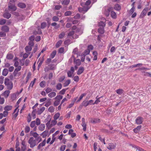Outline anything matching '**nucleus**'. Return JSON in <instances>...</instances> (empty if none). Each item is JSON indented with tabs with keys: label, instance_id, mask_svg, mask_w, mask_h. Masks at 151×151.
Segmentation results:
<instances>
[{
	"label": "nucleus",
	"instance_id": "4be33fe9",
	"mask_svg": "<svg viewBox=\"0 0 151 151\" xmlns=\"http://www.w3.org/2000/svg\"><path fill=\"white\" fill-rule=\"evenodd\" d=\"M91 122L93 123H96L100 122V120L97 118H94L91 120Z\"/></svg>",
	"mask_w": 151,
	"mask_h": 151
},
{
	"label": "nucleus",
	"instance_id": "6e6d98bb",
	"mask_svg": "<svg viewBox=\"0 0 151 151\" xmlns=\"http://www.w3.org/2000/svg\"><path fill=\"white\" fill-rule=\"evenodd\" d=\"M99 26L101 27H103L105 25V23L102 21H101L99 22Z\"/></svg>",
	"mask_w": 151,
	"mask_h": 151
},
{
	"label": "nucleus",
	"instance_id": "f8f14e48",
	"mask_svg": "<svg viewBox=\"0 0 151 151\" xmlns=\"http://www.w3.org/2000/svg\"><path fill=\"white\" fill-rule=\"evenodd\" d=\"M73 132V129H70L69 130L68 133V134L72 138L75 137L76 135V133Z\"/></svg>",
	"mask_w": 151,
	"mask_h": 151
},
{
	"label": "nucleus",
	"instance_id": "864d4df0",
	"mask_svg": "<svg viewBox=\"0 0 151 151\" xmlns=\"http://www.w3.org/2000/svg\"><path fill=\"white\" fill-rule=\"evenodd\" d=\"M47 24L46 22H43L41 23V28L43 29L46 26Z\"/></svg>",
	"mask_w": 151,
	"mask_h": 151
},
{
	"label": "nucleus",
	"instance_id": "473e14b6",
	"mask_svg": "<svg viewBox=\"0 0 151 151\" xmlns=\"http://www.w3.org/2000/svg\"><path fill=\"white\" fill-rule=\"evenodd\" d=\"M98 32L101 34H102L104 32V30L103 27H100L99 28L98 30Z\"/></svg>",
	"mask_w": 151,
	"mask_h": 151
},
{
	"label": "nucleus",
	"instance_id": "dca6fc26",
	"mask_svg": "<svg viewBox=\"0 0 151 151\" xmlns=\"http://www.w3.org/2000/svg\"><path fill=\"white\" fill-rule=\"evenodd\" d=\"M10 93V92L9 90H6L4 92L2 95L6 98H7L9 96Z\"/></svg>",
	"mask_w": 151,
	"mask_h": 151
},
{
	"label": "nucleus",
	"instance_id": "e2e57ef3",
	"mask_svg": "<svg viewBox=\"0 0 151 151\" xmlns=\"http://www.w3.org/2000/svg\"><path fill=\"white\" fill-rule=\"evenodd\" d=\"M64 48L63 47H61L58 50V52L60 53H62L64 52Z\"/></svg>",
	"mask_w": 151,
	"mask_h": 151
},
{
	"label": "nucleus",
	"instance_id": "5701e85b",
	"mask_svg": "<svg viewBox=\"0 0 151 151\" xmlns=\"http://www.w3.org/2000/svg\"><path fill=\"white\" fill-rule=\"evenodd\" d=\"M48 133V130H45L41 134V135L42 136V137L43 138H45L47 135Z\"/></svg>",
	"mask_w": 151,
	"mask_h": 151
},
{
	"label": "nucleus",
	"instance_id": "4d7b16f0",
	"mask_svg": "<svg viewBox=\"0 0 151 151\" xmlns=\"http://www.w3.org/2000/svg\"><path fill=\"white\" fill-rule=\"evenodd\" d=\"M116 48L114 46H112L111 47L110 49V52L111 53H113L116 51Z\"/></svg>",
	"mask_w": 151,
	"mask_h": 151
},
{
	"label": "nucleus",
	"instance_id": "69168bd1",
	"mask_svg": "<svg viewBox=\"0 0 151 151\" xmlns=\"http://www.w3.org/2000/svg\"><path fill=\"white\" fill-rule=\"evenodd\" d=\"M31 120V117L30 114H29L27 117V121L28 122H29Z\"/></svg>",
	"mask_w": 151,
	"mask_h": 151
},
{
	"label": "nucleus",
	"instance_id": "338daca9",
	"mask_svg": "<svg viewBox=\"0 0 151 151\" xmlns=\"http://www.w3.org/2000/svg\"><path fill=\"white\" fill-rule=\"evenodd\" d=\"M52 20L54 21L57 22L59 20V18L56 16H54L52 18Z\"/></svg>",
	"mask_w": 151,
	"mask_h": 151
},
{
	"label": "nucleus",
	"instance_id": "1a4fd4ad",
	"mask_svg": "<svg viewBox=\"0 0 151 151\" xmlns=\"http://www.w3.org/2000/svg\"><path fill=\"white\" fill-rule=\"evenodd\" d=\"M88 7H86L83 6V7H79L78 8V10L80 12L85 13L89 9Z\"/></svg>",
	"mask_w": 151,
	"mask_h": 151
},
{
	"label": "nucleus",
	"instance_id": "c85d7f7f",
	"mask_svg": "<svg viewBox=\"0 0 151 151\" xmlns=\"http://www.w3.org/2000/svg\"><path fill=\"white\" fill-rule=\"evenodd\" d=\"M74 62L77 66H79L81 64V61L79 59H77L76 60L75 59Z\"/></svg>",
	"mask_w": 151,
	"mask_h": 151
},
{
	"label": "nucleus",
	"instance_id": "c756f323",
	"mask_svg": "<svg viewBox=\"0 0 151 151\" xmlns=\"http://www.w3.org/2000/svg\"><path fill=\"white\" fill-rule=\"evenodd\" d=\"M18 6L19 8H24L26 7L25 4H24L22 3H19L18 4Z\"/></svg>",
	"mask_w": 151,
	"mask_h": 151
},
{
	"label": "nucleus",
	"instance_id": "9d476101",
	"mask_svg": "<svg viewBox=\"0 0 151 151\" xmlns=\"http://www.w3.org/2000/svg\"><path fill=\"white\" fill-rule=\"evenodd\" d=\"M116 147V145L113 143H109V145L107 146V149L109 150L114 149Z\"/></svg>",
	"mask_w": 151,
	"mask_h": 151
},
{
	"label": "nucleus",
	"instance_id": "37998d69",
	"mask_svg": "<svg viewBox=\"0 0 151 151\" xmlns=\"http://www.w3.org/2000/svg\"><path fill=\"white\" fill-rule=\"evenodd\" d=\"M62 43V41L61 40H60L58 41L56 45V47L57 48L59 47L61 45Z\"/></svg>",
	"mask_w": 151,
	"mask_h": 151
},
{
	"label": "nucleus",
	"instance_id": "6e6552de",
	"mask_svg": "<svg viewBox=\"0 0 151 151\" xmlns=\"http://www.w3.org/2000/svg\"><path fill=\"white\" fill-rule=\"evenodd\" d=\"M144 120V119L141 116L137 117L135 119V124L137 125L140 124H142Z\"/></svg>",
	"mask_w": 151,
	"mask_h": 151
},
{
	"label": "nucleus",
	"instance_id": "ddd939ff",
	"mask_svg": "<svg viewBox=\"0 0 151 151\" xmlns=\"http://www.w3.org/2000/svg\"><path fill=\"white\" fill-rule=\"evenodd\" d=\"M46 144L45 139L42 142L40 143L38 145L37 148V149L39 150L40 149L41 147L45 146Z\"/></svg>",
	"mask_w": 151,
	"mask_h": 151
},
{
	"label": "nucleus",
	"instance_id": "c03bdc74",
	"mask_svg": "<svg viewBox=\"0 0 151 151\" xmlns=\"http://www.w3.org/2000/svg\"><path fill=\"white\" fill-rule=\"evenodd\" d=\"M45 81H42L40 83V86L42 88H44L45 87Z\"/></svg>",
	"mask_w": 151,
	"mask_h": 151
},
{
	"label": "nucleus",
	"instance_id": "2eb2a0df",
	"mask_svg": "<svg viewBox=\"0 0 151 151\" xmlns=\"http://www.w3.org/2000/svg\"><path fill=\"white\" fill-rule=\"evenodd\" d=\"M141 125H139L136 128H134L133 129V131L135 133H137L140 131L141 128Z\"/></svg>",
	"mask_w": 151,
	"mask_h": 151
},
{
	"label": "nucleus",
	"instance_id": "09e8293b",
	"mask_svg": "<svg viewBox=\"0 0 151 151\" xmlns=\"http://www.w3.org/2000/svg\"><path fill=\"white\" fill-rule=\"evenodd\" d=\"M36 122L35 121H32L30 123V126L31 128H34L35 127Z\"/></svg>",
	"mask_w": 151,
	"mask_h": 151
},
{
	"label": "nucleus",
	"instance_id": "393cba45",
	"mask_svg": "<svg viewBox=\"0 0 151 151\" xmlns=\"http://www.w3.org/2000/svg\"><path fill=\"white\" fill-rule=\"evenodd\" d=\"M114 9L117 11H119L121 9V6L118 4H116L114 7Z\"/></svg>",
	"mask_w": 151,
	"mask_h": 151
},
{
	"label": "nucleus",
	"instance_id": "20e7f679",
	"mask_svg": "<svg viewBox=\"0 0 151 151\" xmlns=\"http://www.w3.org/2000/svg\"><path fill=\"white\" fill-rule=\"evenodd\" d=\"M63 98V96L60 95H57L54 99L55 100L54 102V105L55 106H58L60 103V100Z\"/></svg>",
	"mask_w": 151,
	"mask_h": 151
},
{
	"label": "nucleus",
	"instance_id": "7ed1b4c3",
	"mask_svg": "<svg viewBox=\"0 0 151 151\" xmlns=\"http://www.w3.org/2000/svg\"><path fill=\"white\" fill-rule=\"evenodd\" d=\"M15 2L14 0H10L9 3V9L14 11L16 10L17 7L15 6Z\"/></svg>",
	"mask_w": 151,
	"mask_h": 151
},
{
	"label": "nucleus",
	"instance_id": "774afa93",
	"mask_svg": "<svg viewBox=\"0 0 151 151\" xmlns=\"http://www.w3.org/2000/svg\"><path fill=\"white\" fill-rule=\"evenodd\" d=\"M66 146L65 145H63L61 146L60 150L61 151H64L65 148Z\"/></svg>",
	"mask_w": 151,
	"mask_h": 151
},
{
	"label": "nucleus",
	"instance_id": "4468645a",
	"mask_svg": "<svg viewBox=\"0 0 151 151\" xmlns=\"http://www.w3.org/2000/svg\"><path fill=\"white\" fill-rule=\"evenodd\" d=\"M84 70V68L83 67H80L77 72V74L78 75L81 74L83 72Z\"/></svg>",
	"mask_w": 151,
	"mask_h": 151
},
{
	"label": "nucleus",
	"instance_id": "a18cd8bd",
	"mask_svg": "<svg viewBox=\"0 0 151 151\" xmlns=\"http://www.w3.org/2000/svg\"><path fill=\"white\" fill-rule=\"evenodd\" d=\"M36 109L34 110L32 113V116L33 118V119H34L36 118Z\"/></svg>",
	"mask_w": 151,
	"mask_h": 151
},
{
	"label": "nucleus",
	"instance_id": "412c9836",
	"mask_svg": "<svg viewBox=\"0 0 151 151\" xmlns=\"http://www.w3.org/2000/svg\"><path fill=\"white\" fill-rule=\"evenodd\" d=\"M12 108V106H6L4 107V109L8 111L11 110Z\"/></svg>",
	"mask_w": 151,
	"mask_h": 151
},
{
	"label": "nucleus",
	"instance_id": "aec40b11",
	"mask_svg": "<svg viewBox=\"0 0 151 151\" xmlns=\"http://www.w3.org/2000/svg\"><path fill=\"white\" fill-rule=\"evenodd\" d=\"M11 14L9 13L6 12L4 13L3 14V17L4 18L9 19L11 17Z\"/></svg>",
	"mask_w": 151,
	"mask_h": 151
},
{
	"label": "nucleus",
	"instance_id": "ea45409f",
	"mask_svg": "<svg viewBox=\"0 0 151 151\" xmlns=\"http://www.w3.org/2000/svg\"><path fill=\"white\" fill-rule=\"evenodd\" d=\"M56 54V50L53 51L50 55V57L52 58H53L55 56Z\"/></svg>",
	"mask_w": 151,
	"mask_h": 151
},
{
	"label": "nucleus",
	"instance_id": "f257e3e1",
	"mask_svg": "<svg viewBox=\"0 0 151 151\" xmlns=\"http://www.w3.org/2000/svg\"><path fill=\"white\" fill-rule=\"evenodd\" d=\"M42 140V138L40 137H38L35 139L33 137H31L29 138L28 142L30 145V147L32 148L41 142Z\"/></svg>",
	"mask_w": 151,
	"mask_h": 151
},
{
	"label": "nucleus",
	"instance_id": "49530a36",
	"mask_svg": "<svg viewBox=\"0 0 151 151\" xmlns=\"http://www.w3.org/2000/svg\"><path fill=\"white\" fill-rule=\"evenodd\" d=\"M13 58V55L10 53H8L6 56V58L7 59H12Z\"/></svg>",
	"mask_w": 151,
	"mask_h": 151
},
{
	"label": "nucleus",
	"instance_id": "8fccbe9b",
	"mask_svg": "<svg viewBox=\"0 0 151 151\" xmlns=\"http://www.w3.org/2000/svg\"><path fill=\"white\" fill-rule=\"evenodd\" d=\"M30 130V128L29 126H26L25 128V132L26 133H28L29 131Z\"/></svg>",
	"mask_w": 151,
	"mask_h": 151
},
{
	"label": "nucleus",
	"instance_id": "de8ad7c7",
	"mask_svg": "<svg viewBox=\"0 0 151 151\" xmlns=\"http://www.w3.org/2000/svg\"><path fill=\"white\" fill-rule=\"evenodd\" d=\"M62 87V85L61 83H59L56 86V89L57 90H60L61 89Z\"/></svg>",
	"mask_w": 151,
	"mask_h": 151
},
{
	"label": "nucleus",
	"instance_id": "a211bd4d",
	"mask_svg": "<svg viewBox=\"0 0 151 151\" xmlns=\"http://www.w3.org/2000/svg\"><path fill=\"white\" fill-rule=\"evenodd\" d=\"M111 11V8H109L107 9H106L105 12H104V14L106 16H108L110 14V12Z\"/></svg>",
	"mask_w": 151,
	"mask_h": 151
},
{
	"label": "nucleus",
	"instance_id": "423d86ee",
	"mask_svg": "<svg viewBox=\"0 0 151 151\" xmlns=\"http://www.w3.org/2000/svg\"><path fill=\"white\" fill-rule=\"evenodd\" d=\"M93 101L92 100H90L88 101H84L81 104V105L83 106L86 107L88 105H93Z\"/></svg>",
	"mask_w": 151,
	"mask_h": 151
},
{
	"label": "nucleus",
	"instance_id": "5fc2aeb1",
	"mask_svg": "<svg viewBox=\"0 0 151 151\" xmlns=\"http://www.w3.org/2000/svg\"><path fill=\"white\" fill-rule=\"evenodd\" d=\"M36 124L38 126L40 124V119L38 118H37L36 119V121H35Z\"/></svg>",
	"mask_w": 151,
	"mask_h": 151
},
{
	"label": "nucleus",
	"instance_id": "79ce46f5",
	"mask_svg": "<svg viewBox=\"0 0 151 151\" xmlns=\"http://www.w3.org/2000/svg\"><path fill=\"white\" fill-rule=\"evenodd\" d=\"M48 111L51 113L53 112L54 111V108L52 106H50L48 108Z\"/></svg>",
	"mask_w": 151,
	"mask_h": 151
},
{
	"label": "nucleus",
	"instance_id": "e433bc0d",
	"mask_svg": "<svg viewBox=\"0 0 151 151\" xmlns=\"http://www.w3.org/2000/svg\"><path fill=\"white\" fill-rule=\"evenodd\" d=\"M67 74L68 77H73L74 76L73 73L70 71H68Z\"/></svg>",
	"mask_w": 151,
	"mask_h": 151
},
{
	"label": "nucleus",
	"instance_id": "72a5a7b5",
	"mask_svg": "<svg viewBox=\"0 0 151 151\" xmlns=\"http://www.w3.org/2000/svg\"><path fill=\"white\" fill-rule=\"evenodd\" d=\"M86 93H83L81 94V95L80 96L79 99L76 101V102H79L82 99L83 97L86 96Z\"/></svg>",
	"mask_w": 151,
	"mask_h": 151
},
{
	"label": "nucleus",
	"instance_id": "13d9d810",
	"mask_svg": "<svg viewBox=\"0 0 151 151\" xmlns=\"http://www.w3.org/2000/svg\"><path fill=\"white\" fill-rule=\"evenodd\" d=\"M6 36V33L4 32H0V37H5Z\"/></svg>",
	"mask_w": 151,
	"mask_h": 151
},
{
	"label": "nucleus",
	"instance_id": "f3484780",
	"mask_svg": "<svg viewBox=\"0 0 151 151\" xmlns=\"http://www.w3.org/2000/svg\"><path fill=\"white\" fill-rule=\"evenodd\" d=\"M45 108L44 107L39 109L37 111V114L38 115L41 114L45 111Z\"/></svg>",
	"mask_w": 151,
	"mask_h": 151
},
{
	"label": "nucleus",
	"instance_id": "3c124183",
	"mask_svg": "<svg viewBox=\"0 0 151 151\" xmlns=\"http://www.w3.org/2000/svg\"><path fill=\"white\" fill-rule=\"evenodd\" d=\"M45 91L47 94L51 92L52 91V89L49 87H47L46 88Z\"/></svg>",
	"mask_w": 151,
	"mask_h": 151
},
{
	"label": "nucleus",
	"instance_id": "4c0bfd02",
	"mask_svg": "<svg viewBox=\"0 0 151 151\" xmlns=\"http://www.w3.org/2000/svg\"><path fill=\"white\" fill-rule=\"evenodd\" d=\"M60 115V113L59 112H58L55 114L53 117L54 119L56 120L59 117Z\"/></svg>",
	"mask_w": 151,
	"mask_h": 151
},
{
	"label": "nucleus",
	"instance_id": "7c9ffc66",
	"mask_svg": "<svg viewBox=\"0 0 151 151\" xmlns=\"http://www.w3.org/2000/svg\"><path fill=\"white\" fill-rule=\"evenodd\" d=\"M111 17L113 19H115L116 17V14L114 11H111Z\"/></svg>",
	"mask_w": 151,
	"mask_h": 151
},
{
	"label": "nucleus",
	"instance_id": "b1692460",
	"mask_svg": "<svg viewBox=\"0 0 151 151\" xmlns=\"http://www.w3.org/2000/svg\"><path fill=\"white\" fill-rule=\"evenodd\" d=\"M78 49L77 48H75L74 49L73 51V54L72 55H74L75 56H76L77 57L78 56Z\"/></svg>",
	"mask_w": 151,
	"mask_h": 151
},
{
	"label": "nucleus",
	"instance_id": "bf43d9fd",
	"mask_svg": "<svg viewBox=\"0 0 151 151\" xmlns=\"http://www.w3.org/2000/svg\"><path fill=\"white\" fill-rule=\"evenodd\" d=\"M5 101L4 99V98L1 97L0 96V104H3Z\"/></svg>",
	"mask_w": 151,
	"mask_h": 151
},
{
	"label": "nucleus",
	"instance_id": "a878e982",
	"mask_svg": "<svg viewBox=\"0 0 151 151\" xmlns=\"http://www.w3.org/2000/svg\"><path fill=\"white\" fill-rule=\"evenodd\" d=\"M45 126L44 124H40L39 127V129L41 131H43L45 129Z\"/></svg>",
	"mask_w": 151,
	"mask_h": 151
},
{
	"label": "nucleus",
	"instance_id": "0e129e2a",
	"mask_svg": "<svg viewBox=\"0 0 151 151\" xmlns=\"http://www.w3.org/2000/svg\"><path fill=\"white\" fill-rule=\"evenodd\" d=\"M91 3V1L89 0H87L85 3V5L86 7H88V6L90 5Z\"/></svg>",
	"mask_w": 151,
	"mask_h": 151
},
{
	"label": "nucleus",
	"instance_id": "2f4dec72",
	"mask_svg": "<svg viewBox=\"0 0 151 151\" xmlns=\"http://www.w3.org/2000/svg\"><path fill=\"white\" fill-rule=\"evenodd\" d=\"M13 75L14 77L19 76L21 75V73L20 72L19 73L18 71H17L15 70L13 72Z\"/></svg>",
	"mask_w": 151,
	"mask_h": 151
},
{
	"label": "nucleus",
	"instance_id": "680f3d73",
	"mask_svg": "<svg viewBox=\"0 0 151 151\" xmlns=\"http://www.w3.org/2000/svg\"><path fill=\"white\" fill-rule=\"evenodd\" d=\"M79 77L78 76H75L74 77L73 80L75 81L78 82L79 81Z\"/></svg>",
	"mask_w": 151,
	"mask_h": 151
},
{
	"label": "nucleus",
	"instance_id": "603ef678",
	"mask_svg": "<svg viewBox=\"0 0 151 151\" xmlns=\"http://www.w3.org/2000/svg\"><path fill=\"white\" fill-rule=\"evenodd\" d=\"M90 52V50L89 49H87L85 50L84 52V55L86 56L87 55L89 54Z\"/></svg>",
	"mask_w": 151,
	"mask_h": 151
},
{
	"label": "nucleus",
	"instance_id": "58836bf2",
	"mask_svg": "<svg viewBox=\"0 0 151 151\" xmlns=\"http://www.w3.org/2000/svg\"><path fill=\"white\" fill-rule=\"evenodd\" d=\"M6 22V20L3 19H0V25H3Z\"/></svg>",
	"mask_w": 151,
	"mask_h": 151
},
{
	"label": "nucleus",
	"instance_id": "052dcab7",
	"mask_svg": "<svg viewBox=\"0 0 151 151\" xmlns=\"http://www.w3.org/2000/svg\"><path fill=\"white\" fill-rule=\"evenodd\" d=\"M55 138L54 137V134H52V140L50 142V145L52 144L55 141Z\"/></svg>",
	"mask_w": 151,
	"mask_h": 151
},
{
	"label": "nucleus",
	"instance_id": "cd10ccee",
	"mask_svg": "<svg viewBox=\"0 0 151 151\" xmlns=\"http://www.w3.org/2000/svg\"><path fill=\"white\" fill-rule=\"evenodd\" d=\"M56 95V93L55 92H51L48 94V96L51 98L54 97Z\"/></svg>",
	"mask_w": 151,
	"mask_h": 151
},
{
	"label": "nucleus",
	"instance_id": "9b49d317",
	"mask_svg": "<svg viewBox=\"0 0 151 151\" xmlns=\"http://www.w3.org/2000/svg\"><path fill=\"white\" fill-rule=\"evenodd\" d=\"M1 30L6 33V32H8L9 31V28L6 25H4L1 27Z\"/></svg>",
	"mask_w": 151,
	"mask_h": 151
},
{
	"label": "nucleus",
	"instance_id": "f03ea898",
	"mask_svg": "<svg viewBox=\"0 0 151 151\" xmlns=\"http://www.w3.org/2000/svg\"><path fill=\"white\" fill-rule=\"evenodd\" d=\"M4 84L6 86L7 89L11 90L13 87V83L9 79L6 78L5 79Z\"/></svg>",
	"mask_w": 151,
	"mask_h": 151
},
{
	"label": "nucleus",
	"instance_id": "0eeeda50",
	"mask_svg": "<svg viewBox=\"0 0 151 151\" xmlns=\"http://www.w3.org/2000/svg\"><path fill=\"white\" fill-rule=\"evenodd\" d=\"M76 27L75 26H73V29L71 30V31H70L68 33V36L70 38H73L74 37L73 35L74 34L75 32V29Z\"/></svg>",
	"mask_w": 151,
	"mask_h": 151
},
{
	"label": "nucleus",
	"instance_id": "39448f33",
	"mask_svg": "<svg viewBox=\"0 0 151 151\" xmlns=\"http://www.w3.org/2000/svg\"><path fill=\"white\" fill-rule=\"evenodd\" d=\"M151 9V7L149 9L147 7L145 8L141 12L139 17L141 18H143L146 15L147 12Z\"/></svg>",
	"mask_w": 151,
	"mask_h": 151
},
{
	"label": "nucleus",
	"instance_id": "f704fd0d",
	"mask_svg": "<svg viewBox=\"0 0 151 151\" xmlns=\"http://www.w3.org/2000/svg\"><path fill=\"white\" fill-rule=\"evenodd\" d=\"M25 49L26 52H27L29 51H31L32 49V48L31 46H27L26 47Z\"/></svg>",
	"mask_w": 151,
	"mask_h": 151
},
{
	"label": "nucleus",
	"instance_id": "c9c22d12",
	"mask_svg": "<svg viewBox=\"0 0 151 151\" xmlns=\"http://www.w3.org/2000/svg\"><path fill=\"white\" fill-rule=\"evenodd\" d=\"M75 57H76V56H74V55H72L71 58L69 59L68 62H69L70 63H71L72 62V61L73 60L74 61V60L76 59Z\"/></svg>",
	"mask_w": 151,
	"mask_h": 151
},
{
	"label": "nucleus",
	"instance_id": "6ab92c4d",
	"mask_svg": "<svg viewBox=\"0 0 151 151\" xmlns=\"http://www.w3.org/2000/svg\"><path fill=\"white\" fill-rule=\"evenodd\" d=\"M116 93L119 95H121L122 94L124 93V91L122 89L119 88V89L116 91Z\"/></svg>",
	"mask_w": 151,
	"mask_h": 151
},
{
	"label": "nucleus",
	"instance_id": "a19ab883",
	"mask_svg": "<svg viewBox=\"0 0 151 151\" xmlns=\"http://www.w3.org/2000/svg\"><path fill=\"white\" fill-rule=\"evenodd\" d=\"M142 65V63H138L136 65H132L130 67V68H132L141 66Z\"/></svg>",
	"mask_w": 151,
	"mask_h": 151
},
{
	"label": "nucleus",
	"instance_id": "bb28decb",
	"mask_svg": "<svg viewBox=\"0 0 151 151\" xmlns=\"http://www.w3.org/2000/svg\"><path fill=\"white\" fill-rule=\"evenodd\" d=\"M8 73V70L7 69H4L3 70L2 74L4 76H6Z\"/></svg>",
	"mask_w": 151,
	"mask_h": 151
}]
</instances>
